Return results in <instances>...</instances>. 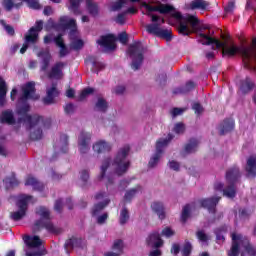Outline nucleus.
<instances>
[{"instance_id": "obj_1", "label": "nucleus", "mask_w": 256, "mask_h": 256, "mask_svg": "<svg viewBox=\"0 0 256 256\" xmlns=\"http://www.w3.org/2000/svg\"><path fill=\"white\" fill-rule=\"evenodd\" d=\"M29 111H31V106L26 102L17 108V114L23 117L22 120L26 123V130L30 132L31 141H41L43 139V129L41 127L49 129L51 119L44 120L43 116L27 114Z\"/></svg>"}, {"instance_id": "obj_2", "label": "nucleus", "mask_w": 256, "mask_h": 256, "mask_svg": "<svg viewBox=\"0 0 256 256\" xmlns=\"http://www.w3.org/2000/svg\"><path fill=\"white\" fill-rule=\"evenodd\" d=\"M172 17L180 21L176 27V30L183 37H189V35L192 33H199V31H201V27L199 26V18H197V16L191 14H186L183 16L181 12H174Z\"/></svg>"}, {"instance_id": "obj_3", "label": "nucleus", "mask_w": 256, "mask_h": 256, "mask_svg": "<svg viewBox=\"0 0 256 256\" xmlns=\"http://www.w3.org/2000/svg\"><path fill=\"white\" fill-rule=\"evenodd\" d=\"M129 165H131V162H124V161L104 162L101 166V172H100V175L98 176V181H103L108 171L110 175L107 176V179H108L107 185H113L112 175H118V177H121V175H124V173H127V169H129Z\"/></svg>"}, {"instance_id": "obj_4", "label": "nucleus", "mask_w": 256, "mask_h": 256, "mask_svg": "<svg viewBox=\"0 0 256 256\" xmlns=\"http://www.w3.org/2000/svg\"><path fill=\"white\" fill-rule=\"evenodd\" d=\"M36 215H39L40 219L36 220L34 223L33 231L39 233L41 229H46L48 233L53 235H58L61 233V229L55 227L53 222H51V211L45 206H39L36 208Z\"/></svg>"}, {"instance_id": "obj_5", "label": "nucleus", "mask_w": 256, "mask_h": 256, "mask_svg": "<svg viewBox=\"0 0 256 256\" xmlns=\"http://www.w3.org/2000/svg\"><path fill=\"white\" fill-rule=\"evenodd\" d=\"M231 238L233 242L231 250L228 252V256H239V249H241V247H244L245 252L248 255H256V249L249 244V239H247V237L241 234L232 233Z\"/></svg>"}, {"instance_id": "obj_6", "label": "nucleus", "mask_w": 256, "mask_h": 256, "mask_svg": "<svg viewBox=\"0 0 256 256\" xmlns=\"http://www.w3.org/2000/svg\"><path fill=\"white\" fill-rule=\"evenodd\" d=\"M127 53L132 59L131 68L133 71H139L141 65H143V60L145 59L143 53H145V48L141 41H135L128 46Z\"/></svg>"}, {"instance_id": "obj_7", "label": "nucleus", "mask_w": 256, "mask_h": 256, "mask_svg": "<svg viewBox=\"0 0 256 256\" xmlns=\"http://www.w3.org/2000/svg\"><path fill=\"white\" fill-rule=\"evenodd\" d=\"M31 199H33V196L31 195H22L20 197V199L16 202V206L19 210L12 212L10 215L12 221H21V219L27 215V209Z\"/></svg>"}, {"instance_id": "obj_8", "label": "nucleus", "mask_w": 256, "mask_h": 256, "mask_svg": "<svg viewBox=\"0 0 256 256\" xmlns=\"http://www.w3.org/2000/svg\"><path fill=\"white\" fill-rule=\"evenodd\" d=\"M146 31L149 35H155L161 39H166V41H171V39H173V32L171 30L161 29L159 23L147 24Z\"/></svg>"}, {"instance_id": "obj_9", "label": "nucleus", "mask_w": 256, "mask_h": 256, "mask_svg": "<svg viewBox=\"0 0 256 256\" xmlns=\"http://www.w3.org/2000/svg\"><path fill=\"white\" fill-rule=\"evenodd\" d=\"M37 89L35 88V82H27L24 86H22V96L20 97L19 101L25 103L32 99L33 101H37L39 96L36 95Z\"/></svg>"}, {"instance_id": "obj_10", "label": "nucleus", "mask_w": 256, "mask_h": 256, "mask_svg": "<svg viewBox=\"0 0 256 256\" xmlns=\"http://www.w3.org/2000/svg\"><path fill=\"white\" fill-rule=\"evenodd\" d=\"M199 37H201V39L198 40L199 43L202 45H212V47H216V49H222V57H225V42H221L219 39L203 33H200Z\"/></svg>"}, {"instance_id": "obj_11", "label": "nucleus", "mask_w": 256, "mask_h": 256, "mask_svg": "<svg viewBox=\"0 0 256 256\" xmlns=\"http://www.w3.org/2000/svg\"><path fill=\"white\" fill-rule=\"evenodd\" d=\"M174 137L175 136H173V134L169 133L167 138H160L157 140L156 152L151 158V161H159V159H161V155H163V150L165 149V147H167V145H169V143H171V141H173Z\"/></svg>"}, {"instance_id": "obj_12", "label": "nucleus", "mask_w": 256, "mask_h": 256, "mask_svg": "<svg viewBox=\"0 0 256 256\" xmlns=\"http://www.w3.org/2000/svg\"><path fill=\"white\" fill-rule=\"evenodd\" d=\"M40 31H43V20H37L35 26L28 30V33L25 35L26 43H37Z\"/></svg>"}, {"instance_id": "obj_13", "label": "nucleus", "mask_w": 256, "mask_h": 256, "mask_svg": "<svg viewBox=\"0 0 256 256\" xmlns=\"http://www.w3.org/2000/svg\"><path fill=\"white\" fill-rule=\"evenodd\" d=\"M220 201V196H214L211 198L201 199L199 200V203L201 207H203V209H207L209 213L215 215V213H217V205L219 204Z\"/></svg>"}, {"instance_id": "obj_14", "label": "nucleus", "mask_w": 256, "mask_h": 256, "mask_svg": "<svg viewBox=\"0 0 256 256\" xmlns=\"http://www.w3.org/2000/svg\"><path fill=\"white\" fill-rule=\"evenodd\" d=\"M146 245L152 247L153 249H159L163 247V239H161V234L158 231L151 232L146 238Z\"/></svg>"}, {"instance_id": "obj_15", "label": "nucleus", "mask_w": 256, "mask_h": 256, "mask_svg": "<svg viewBox=\"0 0 256 256\" xmlns=\"http://www.w3.org/2000/svg\"><path fill=\"white\" fill-rule=\"evenodd\" d=\"M98 45L108 49V51H115L117 49V44H115V35L108 34L105 36H101L99 40H97Z\"/></svg>"}, {"instance_id": "obj_16", "label": "nucleus", "mask_w": 256, "mask_h": 256, "mask_svg": "<svg viewBox=\"0 0 256 256\" xmlns=\"http://www.w3.org/2000/svg\"><path fill=\"white\" fill-rule=\"evenodd\" d=\"M59 95V90L57 89V82H53L50 88L46 90V97L42 99L44 105H53L55 103V98Z\"/></svg>"}, {"instance_id": "obj_17", "label": "nucleus", "mask_w": 256, "mask_h": 256, "mask_svg": "<svg viewBox=\"0 0 256 256\" xmlns=\"http://www.w3.org/2000/svg\"><path fill=\"white\" fill-rule=\"evenodd\" d=\"M60 24L63 29H71L69 32V38L75 39V35H77V21L75 19H70L67 21L65 17H61Z\"/></svg>"}, {"instance_id": "obj_18", "label": "nucleus", "mask_w": 256, "mask_h": 256, "mask_svg": "<svg viewBox=\"0 0 256 256\" xmlns=\"http://www.w3.org/2000/svg\"><path fill=\"white\" fill-rule=\"evenodd\" d=\"M89 141H91V133L82 131L78 138V147L82 155L89 151Z\"/></svg>"}, {"instance_id": "obj_19", "label": "nucleus", "mask_w": 256, "mask_h": 256, "mask_svg": "<svg viewBox=\"0 0 256 256\" xmlns=\"http://www.w3.org/2000/svg\"><path fill=\"white\" fill-rule=\"evenodd\" d=\"M199 139L190 138L188 142L184 145L182 150V155H191L193 153H197V149H199Z\"/></svg>"}, {"instance_id": "obj_20", "label": "nucleus", "mask_w": 256, "mask_h": 256, "mask_svg": "<svg viewBox=\"0 0 256 256\" xmlns=\"http://www.w3.org/2000/svg\"><path fill=\"white\" fill-rule=\"evenodd\" d=\"M23 241L27 247V249H37L43 245V241H41V238L39 236H29L25 235L23 236Z\"/></svg>"}, {"instance_id": "obj_21", "label": "nucleus", "mask_w": 256, "mask_h": 256, "mask_svg": "<svg viewBox=\"0 0 256 256\" xmlns=\"http://www.w3.org/2000/svg\"><path fill=\"white\" fill-rule=\"evenodd\" d=\"M65 65H67L65 62H57L48 73V79H61Z\"/></svg>"}, {"instance_id": "obj_22", "label": "nucleus", "mask_w": 256, "mask_h": 256, "mask_svg": "<svg viewBox=\"0 0 256 256\" xmlns=\"http://www.w3.org/2000/svg\"><path fill=\"white\" fill-rule=\"evenodd\" d=\"M84 245H85V240H83L82 238L72 237L66 240L64 244V248L66 250V253H69V251H72L74 247H79L80 249H83Z\"/></svg>"}, {"instance_id": "obj_23", "label": "nucleus", "mask_w": 256, "mask_h": 256, "mask_svg": "<svg viewBox=\"0 0 256 256\" xmlns=\"http://www.w3.org/2000/svg\"><path fill=\"white\" fill-rule=\"evenodd\" d=\"M26 187H33L34 191H44L45 184L41 183L37 178L33 177V175H28L25 180Z\"/></svg>"}, {"instance_id": "obj_24", "label": "nucleus", "mask_w": 256, "mask_h": 256, "mask_svg": "<svg viewBox=\"0 0 256 256\" xmlns=\"http://www.w3.org/2000/svg\"><path fill=\"white\" fill-rule=\"evenodd\" d=\"M111 149V144H109V142H106L105 140H100L93 145V151L95 153H98V155H101V153H109Z\"/></svg>"}, {"instance_id": "obj_25", "label": "nucleus", "mask_w": 256, "mask_h": 256, "mask_svg": "<svg viewBox=\"0 0 256 256\" xmlns=\"http://www.w3.org/2000/svg\"><path fill=\"white\" fill-rule=\"evenodd\" d=\"M0 123L2 125H15L16 120L15 116L13 115V110H4L0 115Z\"/></svg>"}, {"instance_id": "obj_26", "label": "nucleus", "mask_w": 256, "mask_h": 256, "mask_svg": "<svg viewBox=\"0 0 256 256\" xmlns=\"http://www.w3.org/2000/svg\"><path fill=\"white\" fill-rule=\"evenodd\" d=\"M37 57L42 58V65H41V71L45 72L47 69H49V65L51 63V53L49 51L40 50L37 53Z\"/></svg>"}, {"instance_id": "obj_27", "label": "nucleus", "mask_w": 256, "mask_h": 256, "mask_svg": "<svg viewBox=\"0 0 256 256\" xmlns=\"http://www.w3.org/2000/svg\"><path fill=\"white\" fill-rule=\"evenodd\" d=\"M151 209L156 215L158 216L161 221L165 219L166 214H165V206L162 204V202L155 201L151 204Z\"/></svg>"}, {"instance_id": "obj_28", "label": "nucleus", "mask_w": 256, "mask_h": 256, "mask_svg": "<svg viewBox=\"0 0 256 256\" xmlns=\"http://www.w3.org/2000/svg\"><path fill=\"white\" fill-rule=\"evenodd\" d=\"M254 87L255 83H253V81L249 77H246L240 82V91L243 93V95H247V93L253 91Z\"/></svg>"}, {"instance_id": "obj_29", "label": "nucleus", "mask_w": 256, "mask_h": 256, "mask_svg": "<svg viewBox=\"0 0 256 256\" xmlns=\"http://www.w3.org/2000/svg\"><path fill=\"white\" fill-rule=\"evenodd\" d=\"M86 9L91 17H99V4L93 0H86Z\"/></svg>"}, {"instance_id": "obj_30", "label": "nucleus", "mask_w": 256, "mask_h": 256, "mask_svg": "<svg viewBox=\"0 0 256 256\" xmlns=\"http://www.w3.org/2000/svg\"><path fill=\"white\" fill-rule=\"evenodd\" d=\"M7 104V82L0 77V107Z\"/></svg>"}, {"instance_id": "obj_31", "label": "nucleus", "mask_w": 256, "mask_h": 256, "mask_svg": "<svg viewBox=\"0 0 256 256\" xmlns=\"http://www.w3.org/2000/svg\"><path fill=\"white\" fill-rule=\"evenodd\" d=\"M207 7H209V2L205 0H193L189 4V9H191L192 11H195L196 9L200 11H206Z\"/></svg>"}, {"instance_id": "obj_32", "label": "nucleus", "mask_w": 256, "mask_h": 256, "mask_svg": "<svg viewBox=\"0 0 256 256\" xmlns=\"http://www.w3.org/2000/svg\"><path fill=\"white\" fill-rule=\"evenodd\" d=\"M7 188L19 187V180L17 179V175L15 172H12L10 176H7L3 179Z\"/></svg>"}, {"instance_id": "obj_33", "label": "nucleus", "mask_w": 256, "mask_h": 256, "mask_svg": "<svg viewBox=\"0 0 256 256\" xmlns=\"http://www.w3.org/2000/svg\"><path fill=\"white\" fill-rule=\"evenodd\" d=\"M131 151V146L125 145L120 148L116 154L115 161H125Z\"/></svg>"}, {"instance_id": "obj_34", "label": "nucleus", "mask_w": 256, "mask_h": 256, "mask_svg": "<svg viewBox=\"0 0 256 256\" xmlns=\"http://www.w3.org/2000/svg\"><path fill=\"white\" fill-rule=\"evenodd\" d=\"M107 109H109V104L107 103V100H105L104 98H98L94 106V111H100V113H107Z\"/></svg>"}, {"instance_id": "obj_35", "label": "nucleus", "mask_w": 256, "mask_h": 256, "mask_svg": "<svg viewBox=\"0 0 256 256\" xmlns=\"http://www.w3.org/2000/svg\"><path fill=\"white\" fill-rule=\"evenodd\" d=\"M69 11H71L74 15H81V0H69Z\"/></svg>"}, {"instance_id": "obj_36", "label": "nucleus", "mask_w": 256, "mask_h": 256, "mask_svg": "<svg viewBox=\"0 0 256 256\" xmlns=\"http://www.w3.org/2000/svg\"><path fill=\"white\" fill-rule=\"evenodd\" d=\"M3 7L6 11H13V8L21 9V7H23V2L15 3L13 0H4Z\"/></svg>"}, {"instance_id": "obj_37", "label": "nucleus", "mask_w": 256, "mask_h": 256, "mask_svg": "<svg viewBox=\"0 0 256 256\" xmlns=\"http://www.w3.org/2000/svg\"><path fill=\"white\" fill-rule=\"evenodd\" d=\"M60 151L61 153H67L69 151V136L66 134L60 135Z\"/></svg>"}, {"instance_id": "obj_38", "label": "nucleus", "mask_w": 256, "mask_h": 256, "mask_svg": "<svg viewBox=\"0 0 256 256\" xmlns=\"http://www.w3.org/2000/svg\"><path fill=\"white\" fill-rule=\"evenodd\" d=\"M111 203V200L106 199L104 202H99L96 205H94V208L92 210L93 217L97 216L103 209L107 207Z\"/></svg>"}, {"instance_id": "obj_39", "label": "nucleus", "mask_w": 256, "mask_h": 256, "mask_svg": "<svg viewBox=\"0 0 256 256\" xmlns=\"http://www.w3.org/2000/svg\"><path fill=\"white\" fill-rule=\"evenodd\" d=\"M194 87H195V82L188 81L186 82L185 86L175 89L174 94L177 95V93H189V91H193Z\"/></svg>"}, {"instance_id": "obj_40", "label": "nucleus", "mask_w": 256, "mask_h": 256, "mask_svg": "<svg viewBox=\"0 0 256 256\" xmlns=\"http://www.w3.org/2000/svg\"><path fill=\"white\" fill-rule=\"evenodd\" d=\"M139 191H141V186H136L135 188L128 190L124 195V201L131 203L133 197H135Z\"/></svg>"}, {"instance_id": "obj_41", "label": "nucleus", "mask_w": 256, "mask_h": 256, "mask_svg": "<svg viewBox=\"0 0 256 256\" xmlns=\"http://www.w3.org/2000/svg\"><path fill=\"white\" fill-rule=\"evenodd\" d=\"M189 217H191V205L186 204L182 209L181 222L187 223V220L189 219Z\"/></svg>"}, {"instance_id": "obj_42", "label": "nucleus", "mask_w": 256, "mask_h": 256, "mask_svg": "<svg viewBox=\"0 0 256 256\" xmlns=\"http://www.w3.org/2000/svg\"><path fill=\"white\" fill-rule=\"evenodd\" d=\"M172 11H175V7L169 4H160L158 6V13H161V15H167V13H172Z\"/></svg>"}, {"instance_id": "obj_43", "label": "nucleus", "mask_w": 256, "mask_h": 256, "mask_svg": "<svg viewBox=\"0 0 256 256\" xmlns=\"http://www.w3.org/2000/svg\"><path fill=\"white\" fill-rule=\"evenodd\" d=\"M70 41H72L71 45H72V49H74V51H79V50L83 49V46L85 45L83 40L77 39V35H74V39H70Z\"/></svg>"}, {"instance_id": "obj_44", "label": "nucleus", "mask_w": 256, "mask_h": 256, "mask_svg": "<svg viewBox=\"0 0 256 256\" xmlns=\"http://www.w3.org/2000/svg\"><path fill=\"white\" fill-rule=\"evenodd\" d=\"M22 3H26L29 9H34L35 11H39L41 9V3L39 0H21Z\"/></svg>"}, {"instance_id": "obj_45", "label": "nucleus", "mask_w": 256, "mask_h": 256, "mask_svg": "<svg viewBox=\"0 0 256 256\" xmlns=\"http://www.w3.org/2000/svg\"><path fill=\"white\" fill-rule=\"evenodd\" d=\"M129 217H130L129 210L127 209V207H123L120 212V218H119L120 225H125V223L129 221Z\"/></svg>"}, {"instance_id": "obj_46", "label": "nucleus", "mask_w": 256, "mask_h": 256, "mask_svg": "<svg viewBox=\"0 0 256 256\" xmlns=\"http://www.w3.org/2000/svg\"><path fill=\"white\" fill-rule=\"evenodd\" d=\"M217 241H225V226H221L214 230Z\"/></svg>"}, {"instance_id": "obj_47", "label": "nucleus", "mask_w": 256, "mask_h": 256, "mask_svg": "<svg viewBox=\"0 0 256 256\" xmlns=\"http://www.w3.org/2000/svg\"><path fill=\"white\" fill-rule=\"evenodd\" d=\"M112 250L116 251V253H120V255H123V240L118 239L114 241L112 245Z\"/></svg>"}, {"instance_id": "obj_48", "label": "nucleus", "mask_w": 256, "mask_h": 256, "mask_svg": "<svg viewBox=\"0 0 256 256\" xmlns=\"http://www.w3.org/2000/svg\"><path fill=\"white\" fill-rule=\"evenodd\" d=\"M235 129V120L233 118H227L225 120V133H231Z\"/></svg>"}, {"instance_id": "obj_49", "label": "nucleus", "mask_w": 256, "mask_h": 256, "mask_svg": "<svg viewBox=\"0 0 256 256\" xmlns=\"http://www.w3.org/2000/svg\"><path fill=\"white\" fill-rule=\"evenodd\" d=\"M196 237L201 241V243H207V241L210 239L209 235H207L204 230H198L196 232Z\"/></svg>"}, {"instance_id": "obj_50", "label": "nucleus", "mask_w": 256, "mask_h": 256, "mask_svg": "<svg viewBox=\"0 0 256 256\" xmlns=\"http://www.w3.org/2000/svg\"><path fill=\"white\" fill-rule=\"evenodd\" d=\"M246 171L250 175H256V161H248L246 165Z\"/></svg>"}, {"instance_id": "obj_51", "label": "nucleus", "mask_w": 256, "mask_h": 256, "mask_svg": "<svg viewBox=\"0 0 256 256\" xmlns=\"http://www.w3.org/2000/svg\"><path fill=\"white\" fill-rule=\"evenodd\" d=\"M89 171L87 169H83L81 172H80V180L82 181V185L83 187H85V185H87L88 181H89Z\"/></svg>"}, {"instance_id": "obj_52", "label": "nucleus", "mask_w": 256, "mask_h": 256, "mask_svg": "<svg viewBox=\"0 0 256 256\" xmlns=\"http://www.w3.org/2000/svg\"><path fill=\"white\" fill-rule=\"evenodd\" d=\"M92 93H95V89H93L91 87L85 88L80 93L79 101H83L84 99H86L87 95H92Z\"/></svg>"}, {"instance_id": "obj_53", "label": "nucleus", "mask_w": 256, "mask_h": 256, "mask_svg": "<svg viewBox=\"0 0 256 256\" xmlns=\"http://www.w3.org/2000/svg\"><path fill=\"white\" fill-rule=\"evenodd\" d=\"M226 179H230L233 182L237 181V179H239V170L234 169L233 171L227 172Z\"/></svg>"}, {"instance_id": "obj_54", "label": "nucleus", "mask_w": 256, "mask_h": 256, "mask_svg": "<svg viewBox=\"0 0 256 256\" xmlns=\"http://www.w3.org/2000/svg\"><path fill=\"white\" fill-rule=\"evenodd\" d=\"M193 251V246L190 242H186L182 248V256H190Z\"/></svg>"}, {"instance_id": "obj_55", "label": "nucleus", "mask_w": 256, "mask_h": 256, "mask_svg": "<svg viewBox=\"0 0 256 256\" xmlns=\"http://www.w3.org/2000/svg\"><path fill=\"white\" fill-rule=\"evenodd\" d=\"M235 193H236L235 183H233L232 185L226 188V191H225L226 197L233 199V197H235Z\"/></svg>"}, {"instance_id": "obj_56", "label": "nucleus", "mask_w": 256, "mask_h": 256, "mask_svg": "<svg viewBox=\"0 0 256 256\" xmlns=\"http://www.w3.org/2000/svg\"><path fill=\"white\" fill-rule=\"evenodd\" d=\"M174 133H176L177 135H183V133H185V124L183 123L175 124Z\"/></svg>"}, {"instance_id": "obj_57", "label": "nucleus", "mask_w": 256, "mask_h": 256, "mask_svg": "<svg viewBox=\"0 0 256 256\" xmlns=\"http://www.w3.org/2000/svg\"><path fill=\"white\" fill-rule=\"evenodd\" d=\"M141 7H144V9L146 11H148V13H153L155 11L158 12V10H159V6H151V5L147 4V2H142Z\"/></svg>"}, {"instance_id": "obj_58", "label": "nucleus", "mask_w": 256, "mask_h": 256, "mask_svg": "<svg viewBox=\"0 0 256 256\" xmlns=\"http://www.w3.org/2000/svg\"><path fill=\"white\" fill-rule=\"evenodd\" d=\"M192 109L194 111V113L196 115H201V113H203V111H205V109L203 108V106L201 105V103L195 102L192 105Z\"/></svg>"}, {"instance_id": "obj_59", "label": "nucleus", "mask_w": 256, "mask_h": 256, "mask_svg": "<svg viewBox=\"0 0 256 256\" xmlns=\"http://www.w3.org/2000/svg\"><path fill=\"white\" fill-rule=\"evenodd\" d=\"M125 12L119 13L116 18L114 19L115 23L118 25H125Z\"/></svg>"}, {"instance_id": "obj_60", "label": "nucleus", "mask_w": 256, "mask_h": 256, "mask_svg": "<svg viewBox=\"0 0 256 256\" xmlns=\"http://www.w3.org/2000/svg\"><path fill=\"white\" fill-rule=\"evenodd\" d=\"M54 43L57 47H63L65 46V41L63 40V34H58L55 38H54Z\"/></svg>"}, {"instance_id": "obj_61", "label": "nucleus", "mask_w": 256, "mask_h": 256, "mask_svg": "<svg viewBox=\"0 0 256 256\" xmlns=\"http://www.w3.org/2000/svg\"><path fill=\"white\" fill-rule=\"evenodd\" d=\"M119 41L120 43H122L123 45H127V43L129 42V35L127 34V32H122L118 35Z\"/></svg>"}, {"instance_id": "obj_62", "label": "nucleus", "mask_w": 256, "mask_h": 256, "mask_svg": "<svg viewBox=\"0 0 256 256\" xmlns=\"http://www.w3.org/2000/svg\"><path fill=\"white\" fill-rule=\"evenodd\" d=\"M64 111L67 115L75 113V105L73 103H68L64 107Z\"/></svg>"}, {"instance_id": "obj_63", "label": "nucleus", "mask_w": 256, "mask_h": 256, "mask_svg": "<svg viewBox=\"0 0 256 256\" xmlns=\"http://www.w3.org/2000/svg\"><path fill=\"white\" fill-rule=\"evenodd\" d=\"M26 256H43L45 255V249L42 250H34L32 252L26 251Z\"/></svg>"}, {"instance_id": "obj_64", "label": "nucleus", "mask_w": 256, "mask_h": 256, "mask_svg": "<svg viewBox=\"0 0 256 256\" xmlns=\"http://www.w3.org/2000/svg\"><path fill=\"white\" fill-rule=\"evenodd\" d=\"M162 235L164 237H173L175 235V231H173L170 227H166L162 230Z\"/></svg>"}]
</instances>
